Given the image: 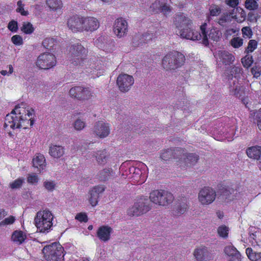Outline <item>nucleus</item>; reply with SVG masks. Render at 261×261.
Wrapping results in <instances>:
<instances>
[{"mask_svg":"<svg viewBox=\"0 0 261 261\" xmlns=\"http://www.w3.org/2000/svg\"><path fill=\"white\" fill-rule=\"evenodd\" d=\"M150 201L147 197H142L135 203L142 215L146 213L151 209Z\"/></svg>","mask_w":261,"mask_h":261,"instance_id":"4be33fe9","label":"nucleus"},{"mask_svg":"<svg viewBox=\"0 0 261 261\" xmlns=\"http://www.w3.org/2000/svg\"><path fill=\"white\" fill-rule=\"evenodd\" d=\"M99 27V22L93 17L84 18V31L92 32L96 30Z\"/></svg>","mask_w":261,"mask_h":261,"instance_id":"412c9836","label":"nucleus"},{"mask_svg":"<svg viewBox=\"0 0 261 261\" xmlns=\"http://www.w3.org/2000/svg\"><path fill=\"white\" fill-rule=\"evenodd\" d=\"M245 7L249 10H255L258 8V5L255 0H246Z\"/></svg>","mask_w":261,"mask_h":261,"instance_id":"79ce46f5","label":"nucleus"},{"mask_svg":"<svg viewBox=\"0 0 261 261\" xmlns=\"http://www.w3.org/2000/svg\"><path fill=\"white\" fill-rule=\"evenodd\" d=\"M251 115L253 116L258 128L261 130V109L252 111Z\"/></svg>","mask_w":261,"mask_h":261,"instance_id":"4c0bfd02","label":"nucleus"},{"mask_svg":"<svg viewBox=\"0 0 261 261\" xmlns=\"http://www.w3.org/2000/svg\"><path fill=\"white\" fill-rule=\"evenodd\" d=\"M23 182V180L22 179L18 178L10 184V187L13 189H18L20 188Z\"/></svg>","mask_w":261,"mask_h":261,"instance_id":"864d4df0","label":"nucleus"},{"mask_svg":"<svg viewBox=\"0 0 261 261\" xmlns=\"http://www.w3.org/2000/svg\"><path fill=\"white\" fill-rule=\"evenodd\" d=\"M26 236L22 231H15L12 235V240L18 244H21L25 239Z\"/></svg>","mask_w":261,"mask_h":261,"instance_id":"473e14b6","label":"nucleus"},{"mask_svg":"<svg viewBox=\"0 0 261 261\" xmlns=\"http://www.w3.org/2000/svg\"><path fill=\"white\" fill-rule=\"evenodd\" d=\"M241 62L243 66L248 68L253 63L252 56L249 54H247V55L241 59Z\"/></svg>","mask_w":261,"mask_h":261,"instance_id":"a19ab883","label":"nucleus"},{"mask_svg":"<svg viewBox=\"0 0 261 261\" xmlns=\"http://www.w3.org/2000/svg\"><path fill=\"white\" fill-rule=\"evenodd\" d=\"M12 42L15 45H21L23 43L22 37L18 35H15L11 38Z\"/></svg>","mask_w":261,"mask_h":261,"instance_id":"052dcab7","label":"nucleus"},{"mask_svg":"<svg viewBox=\"0 0 261 261\" xmlns=\"http://www.w3.org/2000/svg\"><path fill=\"white\" fill-rule=\"evenodd\" d=\"M228 228L225 226H221L218 228V233L220 236L226 238L228 236Z\"/></svg>","mask_w":261,"mask_h":261,"instance_id":"3c124183","label":"nucleus"},{"mask_svg":"<svg viewBox=\"0 0 261 261\" xmlns=\"http://www.w3.org/2000/svg\"><path fill=\"white\" fill-rule=\"evenodd\" d=\"M69 95L79 100L89 99L91 96L90 91L88 88L81 86H76L71 88L69 92Z\"/></svg>","mask_w":261,"mask_h":261,"instance_id":"4468645a","label":"nucleus"},{"mask_svg":"<svg viewBox=\"0 0 261 261\" xmlns=\"http://www.w3.org/2000/svg\"><path fill=\"white\" fill-rule=\"evenodd\" d=\"M56 60L55 56L51 54L44 53L37 58L36 65L40 69H48L55 66Z\"/></svg>","mask_w":261,"mask_h":261,"instance_id":"6e6552de","label":"nucleus"},{"mask_svg":"<svg viewBox=\"0 0 261 261\" xmlns=\"http://www.w3.org/2000/svg\"><path fill=\"white\" fill-rule=\"evenodd\" d=\"M257 42L255 40H250L246 48L245 52L246 54L253 52L257 47Z\"/></svg>","mask_w":261,"mask_h":261,"instance_id":"49530a36","label":"nucleus"},{"mask_svg":"<svg viewBox=\"0 0 261 261\" xmlns=\"http://www.w3.org/2000/svg\"><path fill=\"white\" fill-rule=\"evenodd\" d=\"M105 191V188L101 186H96L94 187L89 192L90 197H89V202L92 206H95L98 202L99 195Z\"/></svg>","mask_w":261,"mask_h":261,"instance_id":"b1692460","label":"nucleus"},{"mask_svg":"<svg viewBox=\"0 0 261 261\" xmlns=\"http://www.w3.org/2000/svg\"><path fill=\"white\" fill-rule=\"evenodd\" d=\"M183 151L181 148H175L174 149H168L163 150L160 155L161 158L164 161H169L174 159L178 160L179 155H182Z\"/></svg>","mask_w":261,"mask_h":261,"instance_id":"aec40b11","label":"nucleus"},{"mask_svg":"<svg viewBox=\"0 0 261 261\" xmlns=\"http://www.w3.org/2000/svg\"><path fill=\"white\" fill-rule=\"evenodd\" d=\"M231 20L230 19V15H228V13H224L221 15V17L217 19V22L221 26L224 27L226 23L229 22Z\"/></svg>","mask_w":261,"mask_h":261,"instance_id":"37998d69","label":"nucleus"},{"mask_svg":"<svg viewBox=\"0 0 261 261\" xmlns=\"http://www.w3.org/2000/svg\"><path fill=\"white\" fill-rule=\"evenodd\" d=\"M188 209V201L186 198L178 200L174 209V215L180 216L184 214Z\"/></svg>","mask_w":261,"mask_h":261,"instance_id":"393cba45","label":"nucleus"},{"mask_svg":"<svg viewBox=\"0 0 261 261\" xmlns=\"http://www.w3.org/2000/svg\"><path fill=\"white\" fill-rule=\"evenodd\" d=\"M193 254L197 261H212L215 257L212 251L203 246L196 248Z\"/></svg>","mask_w":261,"mask_h":261,"instance_id":"9b49d317","label":"nucleus"},{"mask_svg":"<svg viewBox=\"0 0 261 261\" xmlns=\"http://www.w3.org/2000/svg\"><path fill=\"white\" fill-rule=\"evenodd\" d=\"M55 45V40L53 38H46L42 41V45L44 48L50 50Z\"/></svg>","mask_w":261,"mask_h":261,"instance_id":"c03bdc74","label":"nucleus"},{"mask_svg":"<svg viewBox=\"0 0 261 261\" xmlns=\"http://www.w3.org/2000/svg\"><path fill=\"white\" fill-rule=\"evenodd\" d=\"M153 33H145L135 34L132 39V44L134 47H138L143 44L147 43L154 37Z\"/></svg>","mask_w":261,"mask_h":261,"instance_id":"f3484780","label":"nucleus"},{"mask_svg":"<svg viewBox=\"0 0 261 261\" xmlns=\"http://www.w3.org/2000/svg\"><path fill=\"white\" fill-rule=\"evenodd\" d=\"M15 220V217L10 216V217L5 219L3 221L0 222V226L12 224L14 222Z\"/></svg>","mask_w":261,"mask_h":261,"instance_id":"5fc2aeb1","label":"nucleus"},{"mask_svg":"<svg viewBox=\"0 0 261 261\" xmlns=\"http://www.w3.org/2000/svg\"><path fill=\"white\" fill-rule=\"evenodd\" d=\"M246 253L248 258L252 261H257L261 259V252H257L251 248H247Z\"/></svg>","mask_w":261,"mask_h":261,"instance_id":"f704fd0d","label":"nucleus"},{"mask_svg":"<svg viewBox=\"0 0 261 261\" xmlns=\"http://www.w3.org/2000/svg\"><path fill=\"white\" fill-rule=\"evenodd\" d=\"M44 187L48 191H53L55 187V183L53 181H45L43 184Z\"/></svg>","mask_w":261,"mask_h":261,"instance_id":"13d9d810","label":"nucleus"},{"mask_svg":"<svg viewBox=\"0 0 261 261\" xmlns=\"http://www.w3.org/2000/svg\"><path fill=\"white\" fill-rule=\"evenodd\" d=\"M127 214L130 217H138L142 215L141 213L139 211L138 208L136 206L135 203L132 206L127 209Z\"/></svg>","mask_w":261,"mask_h":261,"instance_id":"ea45409f","label":"nucleus"},{"mask_svg":"<svg viewBox=\"0 0 261 261\" xmlns=\"http://www.w3.org/2000/svg\"><path fill=\"white\" fill-rule=\"evenodd\" d=\"M230 42L234 48H239L243 45V40L240 37H234L231 40Z\"/></svg>","mask_w":261,"mask_h":261,"instance_id":"8fccbe9b","label":"nucleus"},{"mask_svg":"<svg viewBox=\"0 0 261 261\" xmlns=\"http://www.w3.org/2000/svg\"><path fill=\"white\" fill-rule=\"evenodd\" d=\"M75 219L80 222H86L88 221L87 216L85 214L79 213L75 216Z\"/></svg>","mask_w":261,"mask_h":261,"instance_id":"e2e57ef3","label":"nucleus"},{"mask_svg":"<svg viewBox=\"0 0 261 261\" xmlns=\"http://www.w3.org/2000/svg\"><path fill=\"white\" fill-rule=\"evenodd\" d=\"M230 86V91L236 96L239 97L241 96L240 92L243 89V86L239 83V80H232L229 82Z\"/></svg>","mask_w":261,"mask_h":261,"instance_id":"c85d7f7f","label":"nucleus"},{"mask_svg":"<svg viewBox=\"0 0 261 261\" xmlns=\"http://www.w3.org/2000/svg\"><path fill=\"white\" fill-rule=\"evenodd\" d=\"M192 20L183 13H178L174 17V24L179 30V36L193 41L200 40L201 35L192 28Z\"/></svg>","mask_w":261,"mask_h":261,"instance_id":"f257e3e1","label":"nucleus"},{"mask_svg":"<svg viewBox=\"0 0 261 261\" xmlns=\"http://www.w3.org/2000/svg\"><path fill=\"white\" fill-rule=\"evenodd\" d=\"M96 154L97 161L100 164H105L109 157V154L105 150L98 151Z\"/></svg>","mask_w":261,"mask_h":261,"instance_id":"72a5a7b5","label":"nucleus"},{"mask_svg":"<svg viewBox=\"0 0 261 261\" xmlns=\"http://www.w3.org/2000/svg\"><path fill=\"white\" fill-rule=\"evenodd\" d=\"M225 253L229 256L237 255L240 252L232 246H227L224 249Z\"/></svg>","mask_w":261,"mask_h":261,"instance_id":"09e8293b","label":"nucleus"},{"mask_svg":"<svg viewBox=\"0 0 261 261\" xmlns=\"http://www.w3.org/2000/svg\"><path fill=\"white\" fill-rule=\"evenodd\" d=\"M42 252L47 261H64V248L59 243L45 246Z\"/></svg>","mask_w":261,"mask_h":261,"instance_id":"20e7f679","label":"nucleus"},{"mask_svg":"<svg viewBox=\"0 0 261 261\" xmlns=\"http://www.w3.org/2000/svg\"><path fill=\"white\" fill-rule=\"evenodd\" d=\"M9 71L6 70H3L1 71V73L3 75H10L13 72V68L11 65L8 66Z\"/></svg>","mask_w":261,"mask_h":261,"instance_id":"338daca9","label":"nucleus"},{"mask_svg":"<svg viewBox=\"0 0 261 261\" xmlns=\"http://www.w3.org/2000/svg\"><path fill=\"white\" fill-rule=\"evenodd\" d=\"M67 25L73 32H82L84 31V17L73 16L67 21Z\"/></svg>","mask_w":261,"mask_h":261,"instance_id":"dca6fc26","label":"nucleus"},{"mask_svg":"<svg viewBox=\"0 0 261 261\" xmlns=\"http://www.w3.org/2000/svg\"><path fill=\"white\" fill-rule=\"evenodd\" d=\"M216 196L215 190L210 187H204L199 192L198 200L202 204L208 205L215 200Z\"/></svg>","mask_w":261,"mask_h":261,"instance_id":"9d476101","label":"nucleus"},{"mask_svg":"<svg viewBox=\"0 0 261 261\" xmlns=\"http://www.w3.org/2000/svg\"><path fill=\"white\" fill-rule=\"evenodd\" d=\"M95 45L98 48L105 50H109L114 46V41L110 37L101 36L94 41Z\"/></svg>","mask_w":261,"mask_h":261,"instance_id":"6ab92c4d","label":"nucleus"},{"mask_svg":"<svg viewBox=\"0 0 261 261\" xmlns=\"http://www.w3.org/2000/svg\"><path fill=\"white\" fill-rule=\"evenodd\" d=\"M127 23L122 18L115 20L114 25V32L118 37L121 38L126 35L127 32Z\"/></svg>","mask_w":261,"mask_h":261,"instance_id":"a211bd4d","label":"nucleus"},{"mask_svg":"<svg viewBox=\"0 0 261 261\" xmlns=\"http://www.w3.org/2000/svg\"><path fill=\"white\" fill-rule=\"evenodd\" d=\"M64 148L60 145H52L49 147V153L54 158H60L64 154Z\"/></svg>","mask_w":261,"mask_h":261,"instance_id":"c756f323","label":"nucleus"},{"mask_svg":"<svg viewBox=\"0 0 261 261\" xmlns=\"http://www.w3.org/2000/svg\"><path fill=\"white\" fill-rule=\"evenodd\" d=\"M185 61V57L182 54L177 51L170 52L163 58L162 65L167 70H174L181 67Z\"/></svg>","mask_w":261,"mask_h":261,"instance_id":"f03ea898","label":"nucleus"},{"mask_svg":"<svg viewBox=\"0 0 261 261\" xmlns=\"http://www.w3.org/2000/svg\"><path fill=\"white\" fill-rule=\"evenodd\" d=\"M243 73L242 68L240 66H234L231 67L230 71V75L228 76V79L229 81H232V80H236L240 77V75Z\"/></svg>","mask_w":261,"mask_h":261,"instance_id":"7c9ffc66","label":"nucleus"},{"mask_svg":"<svg viewBox=\"0 0 261 261\" xmlns=\"http://www.w3.org/2000/svg\"><path fill=\"white\" fill-rule=\"evenodd\" d=\"M8 28L10 31L12 32H16L18 30V25L17 21L15 20H11L9 22Z\"/></svg>","mask_w":261,"mask_h":261,"instance_id":"6e6d98bb","label":"nucleus"},{"mask_svg":"<svg viewBox=\"0 0 261 261\" xmlns=\"http://www.w3.org/2000/svg\"><path fill=\"white\" fill-rule=\"evenodd\" d=\"M14 118L16 121V128H20L22 126L21 125V121L23 122L25 120L27 119L25 117V118H24L22 115H21L19 117V120L18 119V118L16 116Z\"/></svg>","mask_w":261,"mask_h":261,"instance_id":"69168bd1","label":"nucleus"},{"mask_svg":"<svg viewBox=\"0 0 261 261\" xmlns=\"http://www.w3.org/2000/svg\"><path fill=\"white\" fill-rule=\"evenodd\" d=\"M246 153L249 158L258 160L261 156V147L254 146L249 147L246 149Z\"/></svg>","mask_w":261,"mask_h":261,"instance_id":"cd10ccee","label":"nucleus"},{"mask_svg":"<svg viewBox=\"0 0 261 261\" xmlns=\"http://www.w3.org/2000/svg\"><path fill=\"white\" fill-rule=\"evenodd\" d=\"M33 167L36 168L39 171L43 170L46 167L45 159L41 153H37L33 159Z\"/></svg>","mask_w":261,"mask_h":261,"instance_id":"bb28decb","label":"nucleus"},{"mask_svg":"<svg viewBox=\"0 0 261 261\" xmlns=\"http://www.w3.org/2000/svg\"><path fill=\"white\" fill-rule=\"evenodd\" d=\"M113 175L114 173L111 168H105L100 171L98 174L99 180L103 181L109 180Z\"/></svg>","mask_w":261,"mask_h":261,"instance_id":"2f4dec72","label":"nucleus"},{"mask_svg":"<svg viewBox=\"0 0 261 261\" xmlns=\"http://www.w3.org/2000/svg\"><path fill=\"white\" fill-rule=\"evenodd\" d=\"M251 73L253 74L254 77H259L261 73V67L259 66H254L251 68Z\"/></svg>","mask_w":261,"mask_h":261,"instance_id":"4d7b16f0","label":"nucleus"},{"mask_svg":"<svg viewBox=\"0 0 261 261\" xmlns=\"http://www.w3.org/2000/svg\"><path fill=\"white\" fill-rule=\"evenodd\" d=\"M117 85L119 90L122 93H126L132 88L134 83L133 76L127 74H121L117 79Z\"/></svg>","mask_w":261,"mask_h":261,"instance_id":"1a4fd4ad","label":"nucleus"},{"mask_svg":"<svg viewBox=\"0 0 261 261\" xmlns=\"http://www.w3.org/2000/svg\"><path fill=\"white\" fill-rule=\"evenodd\" d=\"M209 10L210 16L207 17V20L208 21H210L212 19V17L218 16L221 12V8L217 5L211 6Z\"/></svg>","mask_w":261,"mask_h":261,"instance_id":"e433bc0d","label":"nucleus"},{"mask_svg":"<svg viewBox=\"0 0 261 261\" xmlns=\"http://www.w3.org/2000/svg\"><path fill=\"white\" fill-rule=\"evenodd\" d=\"M136 170H135V172L133 173L132 177H133L136 180H138L142 175V172L139 168H136Z\"/></svg>","mask_w":261,"mask_h":261,"instance_id":"0e129e2a","label":"nucleus"},{"mask_svg":"<svg viewBox=\"0 0 261 261\" xmlns=\"http://www.w3.org/2000/svg\"><path fill=\"white\" fill-rule=\"evenodd\" d=\"M9 125L13 129L15 128L16 126V121L14 118L9 114L6 116L4 127H6Z\"/></svg>","mask_w":261,"mask_h":261,"instance_id":"58836bf2","label":"nucleus"},{"mask_svg":"<svg viewBox=\"0 0 261 261\" xmlns=\"http://www.w3.org/2000/svg\"><path fill=\"white\" fill-rule=\"evenodd\" d=\"M240 188L234 187H222L218 191V198L221 201L228 202L234 199L240 193Z\"/></svg>","mask_w":261,"mask_h":261,"instance_id":"0eeeda50","label":"nucleus"},{"mask_svg":"<svg viewBox=\"0 0 261 261\" xmlns=\"http://www.w3.org/2000/svg\"><path fill=\"white\" fill-rule=\"evenodd\" d=\"M206 24H204L200 27L201 38L200 40H202V43L205 46L208 44V39H211L215 41H218L219 39V32L215 30H211L207 34V32L206 31Z\"/></svg>","mask_w":261,"mask_h":261,"instance_id":"2eb2a0df","label":"nucleus"},{"mask_svg":"<svg viewBox=\"0 0 261 261\" xmlns=\"http://www.w3.org/2000/svg\"><path fill=\"white\" fill-rule=\"evenodd\" d=\"M182 155H179L178 160L177 161L180 166L191 167L195 165L199 160V156L195 153H188L186 150L182 149Z\"/></svg>","mask_w":261,"mask_h":261,"instance_id":"f8f14e48","label":"nucleus"},{"mask_svg":"<svg viewBox=\"0 0 261 261\" xmlns=\"http://www.w3.org/2000/svg\"><path fill=\"white\" fill-rule=\"evenodd\" d=\"M229 257L230 258L228 261H241L240 253H237V255H234Z\"/></svg>","mask_w":261,"mask_h":261,"instance_id":"774afa93","label":"nucleus"},{"mask_svg":"<svg viewBox=\"0 0 261 261\" xmlns=\"http://www.w3.org/2000/svg\"><path fill=\"white\" fill-rule=\"evenodd\" d=\"M28 182L32 184H35L38 181L37 175L35 174H30L28 177Z\"/></svg>","mask_w":261,"mask_h":261,"instance_id":"680f3d73","label":"nucleus"},{"mask_svg":"<svg viewBox=\"0 0 261 261\" xmlns=\"http://www.w3.org/2000/svg\"><path fill=\"white\" fill-rule=\"evenodd\" d=\"M162 4L160 7L159 11L164 14H166L171 12V7L167 4L166 0H162Z\"/></svg>","mask_w":261,"mask_h":261,"instance_id":"a18cd8bd","label":"nucleus"},{"mask_svg":"<svg viewBox=\"0 0 261 261\" xmlns=\"http://www.w3.org/2000/svg\"><path fill=\"white\" fill-rule=\"evenodd\" d=\"M149 198L150 201L155 204L167 206L172 202L174 197L171 193L161 190L152 191Z\"/></svg>","mask_w":261,"mask_h":261,"instance_id":"423d86ee","label":"nucleus"},{"mask_svg":"<svg viewBox=\"0 0 261 261\" xmlns=\"http://www.w3.org/2000/svg\"><path fill=\"white\" fill-rule=\"evenodd\" d=\"M87 50L81 44L72 45L69 49V58L71 64L74 66H83L87 62L86 59Z\"/></svg>","mask_w":261,"mask_h":261,"instance_id":"39448f33","label":"nucleus"},{"mask_svg":"<svg viewBox=\"0 0 261 261\" xmlns=\"http://www.w3.org/2000/svg\"><path fill=\"white\" fill-rule=\"evenodd\" d=\"M53 218L52 213L48 210L39 211L34 219L35 225L40 232L48 231L53 226Z\"/></svg>","mask_w":261,"mask_h":261,"instance_id":"7ed1b4c3","label":"nucleus"},{"mask_svg":"<svg viewBox=\"0 0 261 261\" xmlns=\"http://www.w3.org/2000/svg\"><path fill=\"white\" fill-rule=\"evenodd\" d=\"M217 55L220 61L225 65L232 64L235 59L234 57L231 54L226 50L219 51Z\"/></svg>","mask_w":261,"mask_h":261,"instance_id":"a878e982","label":"nucleus"},{"mask_svg":"<svg viewBox=\"0 0 261 261\" xmlns=\"http://www.w3.org/2000/svg\"><path fill=\"white\" fill-rule=\"evenodd\" d=\"M242 34L244 37L246 36L247 38H251L252 35V32L249 27H243L242 29Z\"/></svg>","mask_w":261,"mask_h":261,"instance_id":"bf43d9fd","label":"nucleus"},{"mask_svg":"<svg viewBox=\"0 0 261 261\" xmlns=\"http://www.w3.org/2000/svg\"><path fill=\"white\" fill-rule=\"evenodd\" d=\"M46 5L51 9L57 10L62 7L61 0H46Z\"/></svg>","mask_w":261,"mask_h":261,"instance_id":"c9c22d12","label":"nucleus"},{"mask_svg":"<svg viewBox=\"0 0 261 261\" xmlns=\"http://www.w3.org/2000/svg\"><path fill=\"white\" fill-rule=\"evenodd\" d=\"M74 127L75 129L81 130L85 127V123L80 119H77L74 122Z\"/></svg>","mask_w":261,"mask_h":261,"instance_id":"603ef678","label":"nucleus"},{"mask_svg":"<svg viewBox=\"0 0 261 261\" xmlns=\"http://www.w3.org/2000/svg\"><path fill=\"white\" fill-rule=\"evenodd\" d=\"M112 228L108 226H102L97 231V237L102 241L107 242L110 239Z\"/></svg>","mask_w":261,"mask_h":261,"instance_id":"5701e85b","label":"nucleus"},{"mask_svg":"<svg viewBox=\"0 0 261 261\" xmlns=\"http://www.w3.org/2000/svg\"><path fill=\"white\" fill-rule=\"evenodd\" d=\"M21 31L24 33L30 34L32 33L34 30L33 25L30 22H24L21 28Z\"/></svg>","mask_w":261,"mask_h":261,"instance_id":"de8ad7c7","label":"nucleus"},{"mask_svg":"<svg viewBox=\"0 0 261 261\" xmlns=\"http://www.w3.org/2000/svg\"><path fill=\"white\" fill-rule=\"evenodd\" d=\"M92 131L94 135L99 138H105L110 134V126L108 123L99 121L94 124Z\"/></svg>","mask_w":261,"mask_h":261,"instance_id":"ddd939ff","label":"nucleus"}]
</instances>
